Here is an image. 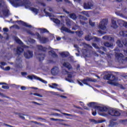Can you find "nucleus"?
<instances>
[{"label": "nucleus", "mask_w": 127, "mask_h": 127, "mask_svg": "<svg viewBox=\"0 0 127 127\" xmlns=\"http://www.w3.org/2000/svg\"><path fill=\"white\" fill-rule=\"evenodd\" d=\"M91 122L92 123H94V124H98V122L95 119H92Z\"/></svg>", "instance_id": "obj_56"}, {"label": "nucleus", "mask_w": 127, "mask_h": 127, "mask_svg": "<svg viewBox=\"0 0 127 127\" xmlns=\"http://www.w3.org/2000/svg\"><path fill=\"white\" fill-rule=\"evenodd\" d=\"M87 106L90 108H93L95 110H98V108H97V107H98V106L96 105L95 102H90L87 104Z\"/></svg>", "instance_id": "obj_17"}, {"label": "nucleus", "mask_w": 127, "mask_h": 127, "mask_svg": "<svg viewBox=\"0 0 127 127\" xmlns=\"http://www.w3.org/2000/svg\"><path fill=\"white\" fill-rule=\"evenodd\" d=\"M69 16L70 18L73 19V20H76V19H77V15L74 13L69 14Z\"/></svg>", "instance_id": "obj_22"}, {"label": "nucleus", "mask_w": 127, "mask_h": 127, "mask_svg": "<svg viewBox=\"0 0 127 127\" xmlns=\"http://www.w3.org/2000/svg\"><path fill=\"white\" fill-rule=\"evenodd\" d=\"M50 87L52 88V89H54L55 87H58V84L57 83H53L52 85H50Z\"/></svg>", "instance_id": "obj_38"}, {"label": "nucleus", "mask_w": 127, "mask_h": 127, "mask_svg": "<svg viewBox=\"0 0 127 127\" xmlns=\"http://www.w3.org/2000/svg\"><path fill=\"white\" fill-rule=\"evenodd\" d=\"M0 64L2 65V66H5V65H6V64L5 62H1L0 63Z\"/></svg>", "instance_id": "obj_50"}, {"label": "nucleus", "mask_w": 127, "mask_h": 127, "mask_svg": "<svg viewBox=\"0 0 127 127\" xmlns=\"http://www.w3.org/2000/svg\"><path fill=\"white\" fill-rule=\"evenodd\" d=\"M53 21H54V22H55V23H56V24H60L61 21H60L59 19H58L57 18H54Z\"/></svg>", "instance_id": "obj_35"}, {"label": "nucleus", "mask_w": 127, "mask_h": 127, "mask_svg": "<svg viewBox=\"0 0 127 127\" xmlns=\"http://www.w3.org/2000/svg\"><path fill=\"white\" fill-rule=\"evenodd\" d=\"M34 96H36L37 97H40V98H42V95L37 93H34Z\"/></svg>", "instance_id": "obj_44"}, {"label": "nucleus", "mask_w": 127, "mask_h": 127, "mask_svg": "<svg viewBox=\"0 0 127 127\" xmlns=\"http://www.w3.org/2000/svg\"><path fill=\"white\" fill-rule=\"evenodd\" d=\"M92 46H93V47H94V48H95L96 49H100V48L98 47V46L97 45V44L96 43H93Z\"/></svg>", "instance_id": "obj_40"}, {"label": "nucleus", "mask_w": 127, "mask_h": 127, "mask_svg": "<svg viewBox=\"0 0 127 127\" xmlns=\"http://www.w3.org/2000/svg\"><path fill=\"white\" fill-rule=\"evenodd\" d=\"M3 31H4V32H8V28H3Z\"/></svg>", "instance_id": "obj_48"}, {"label": "nucleus", "mask_w": 127, "mask_h": 127, "mask_svg": "<svg viewBox=\"0 0 127 127\" xmlns=\"http://www.w3.org/2000/svg\"><path fill=\"white\" fill-rule=\"evenodd\" d=\"M14 40L15 41H16V43H18V44H22V42L21 41V40H20V39H19V38H18V37L14 36Z\"/></svg>", "instance_id": "obj_27"}, {"label": "nucleus", "mask_w": 127, "mask_h": 127, "mask_svg": "<svg viewBox=\"0 0 127 127\" xmlns=\"http://www.w3.org/2000/svg\"><path fill=\"white\" fill-rule=\"evenodd\" d=\"M114 121H117V119H113L112 120H110L109 122V126L111 127H114L115 126H117L118 125V123L117 122H114Z\"/></svg>", "instance_id": "obj_18"}, {"label": "nucleus", "mask_w": 127, "mask_h": 127, "mask_svg": "<svg viewBox=\"0 0 127 127\" xmlns=\"http://www.w3.org/2000/svg\"><path fill=\"white\" fill-rule=\"evenodd\" d=\"M24 56L26 59H30L33 57V52L27 50L24 52Z\"/></svg>", "instance_id": "obj_8"}, {"label": "nucleus", "mask_w": 127, "mask_h": 127, "mask_svg": "<svg viewBox=\"0 0 127 127\" xmlns=\"http://www.w3.org/2000/svg\"><path fill=\"white\" fill-rule=\"evenodd\" d=\"M116 43L119 47H123L124 46L123 44H122V42L120 40H117Z\"/></svg>", "instance_id": "obj_32"}, {"label": "nucleus", "mask_w": 127, "mask_h": 127, "mask_svg": "<svg viewBox=\"0 0 127 127\" xmlns=\"http://www.w3.org/2000/svg\"><path fill=\"white\" fill-rule=\"evenodd\" d=\"M65 72L66 74H67V77L65 78L66 81H67V82H69V83H72V82H73V80H72V78L73 77L72 74L66 70H65Z\"/></svg>", "instance_id": "obj_9"}, {"label": "nucleus", "mask_w": 127, "mask_h": 127, "mask_svg": "<svg viewBox=\"0 0 127 127\" xmlns=\"http://www.w3.org/2000/svg\"><path fill=\"white\" fill-rule=\"evenodd\" d=\"M46 55L45 54H38L37 55V58L39 60V61L40 62H41V61H43L44 60V59L45 58Z\"/></svg>", "instance_id": "obj_10"}, {"label": "nucleus", "mask_w": 127, "mask_h": 127, "mask_svg": "<svg viewBox=\"0 0 127 127\" xmlns=\"http://www.w3.org/2000/svg\"><path fill=\"white\" fill-rule=\"evenodd\" d=\"M120 35L123 36V37H126L127 36V31H121L119 32Z\"/></svg>", "instance_id": "obj_23"}, {"label": "nucleus", "mask_w": 127, "mask_h": 127, "mask_svg": "<svg viewBox=\"0 0 127 127\" xmlns=\"http://www.w3.org/2000/svg\"><path fill=\"white\" fill-rule=\"evenodd\" d=\"M9 1L13 4V5H14L15 7H17V6H19V3H15L14 1H20L21 0H9Z\"/></svg>", "instance_id": "obj_19"}, {"label": "nucleus", "mask_w": 127, "mask_h": 127, "mask_svg": "<svg viewBox=\"0 0 127 127\" xmlns=\"http://www.w3.org/2000/svg\"><path fill=\"white\" fill-rule=\"evenodd\" d=\"M45 13L46 14V16L51 17V13L49 12L45 11V9L44 10Z\"/></svg>", "instance_id": "obj_39"}, {"label": "nucleus", "mask_w": 127, "mask_h": 127, "mask_svg": "<svg viewBox=\"0 0 127 127\" xmlns=\"http://www.w3.org/2000/svg\"><path fill=\"white\" fill-rule=\"evenodd\" d=\"M77 83L79 84V85H80V86H83V83L82 82H81V81L78 80Z\"/></svg>", "instance_id": "obj_59"}, {"label": "nucleus", "mask_w": 127, "mask_h": 127, "mask_svg": "<svg viewBox=\"0 0 127 127\" xmlns=\"http://www.w3.org/2000/svg\"><path fill=\"white\" fill-rule=\"evenodd\" d=\"M24 51V49L23 48H21L20 47H17L16 49V54L17 55H18V56L16 58V61L18 62H22V60L21 59V58H20V55H21V53H22Z\"/></svg>", "instance_id": "obj_2"}, {"label": "nucleus", "mask_w": 127, "mask_h": 127, "mask_svg": "<svg viewBox=\"0 0 127 127\" xmlns=\"http://www.w3.org/2000/svg\"><path fill=\"white\" fill-rule=\"evenodd\" d=\"M70 55L69 52H63L61 53V56L62 57H64L65 58H67Z\"/></svg>", "instance_id": "obj_24"}, {"label": "nucleus", "mask_w": 127, "mask_h": 127, "mask_svg": "<svg viewBox=\"0 0 127 127\" xmlns=\"http://www.w3.org/2000/svg\"><path fill=\"white\" fill-rule=\"evenodd\" d=\"M51 73L54 75H56L57 74V67L55 66L52 68Z\"/></svg>", "instance_id": "obj_26"}, {"label": "nucleus", "mask_w": 127, "mask_h": 127, "mask_svg": "<svg viewBox=\"0 0 127 127\" xmlns=\"http://www.w3.org/2000/svg\"><path fill=\"white\" fill-rule=\"evenodd\" d=\"M51 121H55L57 122V121H59V119H55V118H50Z\"/></svg>", "instance_id": "obj_53"}, {"label": "nucleus", "mask_w": 127, "mask_h": 127, "mask_svg": "<svg viewBox=\"0 0 127 127\" xmlns=\"http://www.w3.org/2000/svg\"><path fill=\"white\" fill-rule=\"evenodd\" d=\"M124 57L125 56H124V55L121 53H115V58L116 60L118 61V62H121V61H127V57H126L125 59H124Z\"/></svg>", "instance_id": "obj_4"}, {"label": "nucleus", "mask_w": 127, "mask_h": 127, "mask_svg": "<svg viewBox=\"0 0 127 127\" xmlns=\"http://www.w3.org/2000/svg\"><path fill=\"white\" fill-rule=\"evenodd\" d=\"M66 25L68 27H70V26H71V21H70V20H66Z\"/></svg>", "instance_id": "obj_37"}, {"label": "nucleus", "mask_w": 127, "mask_h": 127, "mask_svg": "<svg viewBox=\"0 0 127 127\" xmlns=\"http://www.w3.org/2000/svg\"><path fill=\"white\" fill-rule=\"evenodd\" d=\"M112 22V27L113 28H118V25L117 24V21L112 19L111 20Z\"/></svg>", "instance_id": "obj_21"}, {"label": "nucleus", "mask_w": 127, "mask_h": 127, "mask_svg": "<svg viewBox=\"0 0 127 127\" xmlns=\"http://www.w3.org/2000/svg\"><path fill=\"white\" fill-rule=\"evenodd\" d=\"M2 89H6L7 90V89H9V86L3 85V86H2Z\"/></svg>", "instance_id": "obj_46"}, {"label": "nucleus", "mask_w": 127, "mask_h": 127, "mask_svg": "<svg viewBox=\"0 0 127 127\" xmlns=\"http://www.w3.org/2000/svg\"><path fill=\"white\" fill-rule=\"evenodd\" d=\"M36 35L37 36V38L38 39H39L41 43L45 44V43H47V42H48V41H49V39H48V38L41 37V36L38 32L36 33Z\"/></svg>", "instance_id": "obj_6"}, {"label": "nucleus", "mask_w": 127, "mask_h": 127, "mask_svg": "<svg viewBox=\"0 0 127 127\" xmlns=\"http://www.w3.org/2000/svg\"><path fill=\"white\" fill-rule=\"evenodd\" d=\"M64 116H67V117H71V115L67 113H63Z\"/></svg>", "instance_id": "obj_60"}, {"label": "nucleus", "mask_w": 127, "mask_h": 127, "mask_svg": "<svg viewBox=\"0 0 127 127\" xmlns=\"http://www.w3.org/2000/svg\"><path fill=\"white\" fill-rule=\"evenodd\" d=\"M104 46H106V47H112L113 46V44H112V43L108 42H106L104 43Z\"/></svg>", "instance_id": "obj_28"}, {"label": "nucleus", "mask_w": 127, "mask_h": 127, "mask_svg": "<svg viewBox=\"0 0 127 127\" xmlns=\"http://www.w3.org/2000/svg\"><path fill=\"white\" fill-rule=\"evenodd\" d=\"M89 24L91 25V26H95V22H93L91 20H89Z\"/></svg>", "instance_id": "obj_41"}, {"label": "nucleus", "mask_w": 127, "mask_h": 127, "mask_svg": "<svg viewBox=\"0 0 127 127\" xmlns=\"http://www.w3.org/2000/svg\"><path fill=\"white\" fill-rule=\"evenodd\" d=\"M81 81L83 84H84V85H87V86H89V83H88V82H94V80H93V79H92L91 78H84Z\"/></svg>", "instance_id": "obj_12"}, {"label": "nucleus", "mask_w": 127, "mask_h": 127, "mask_svg": "<svg viewBox=\"0 0 127 127\" xmlns=\"http://www.w3.org/2000/svg\"><path fill=\"white\" fill-rule=\"evenodd\" d=\"M96 108H97V110H98V111H100V112H108V111H110V110H109V108L106 107H101L100 106H98V107H96Z\"/></svg>", "instance_id": "obj_16"}, {"label": "nucleus", "mask_w": 127, "mask_h": 127, "mask_svg": "<svg viewBox=\"0 0 127 127\" xmlns=\"http://www.w3.org/2000/svg\"><path fill=\"white\" fill-rule=\"evenodd\" d=\"M5 2H4V0H0V6H2V4H4Z\"/></svg>", "instance_id": "obj_43"}, {"label": "nucleus", "mask_w": 127, "mask_h": 127, "mask_svg": "<svg viewBox=\"0 0 127 127\" xmlns=\"http://www.w3.org/2000/svg\"><path fill=\"white\" fill-rule=\"evenodd\" d=\"M18 116L20 119H22V120H25V118H24L23 116H22V114L21 113H19Z\"/></svg>", "instance_id": "obj_45"}, {"label": "nucleus", "mask_w": 127, "mask_h": 127, "mask_svg": "<svg viewBox=\"0 0 127 127\" xmlns=\"http://www.w3.org/2000/svg\"><path fill=\"white\" fill-rule=\"evenodd\" d=\"M21 89L22 91H25V90H26V87L25 86H21Z\"/></svg>", "instance_id": "obj_57"}, {"label": "nucleus", "mask_w": 127, "mask_h": 127, "mask_svg": "<svg viewBox=\"0 0 127 127\" xmlns=\"http://www.w3.org/2000/svg\"><path fill=\"white\" fill-rule=\"evenodd\" d=\"M61 29V30H63V31H65V32H67L68 33H71V34H74L75 33V32L72 31L71 30L64 26L62 27Z\"/></svg>", "instance_id": "obj_15"}, {"label": "nucleus", "mask_w": 127, "mask_h": 127, "mask_svg": "<svg viewBox=\"0 0 127 127\" xmlns=\"http://www.w3.org/2000/svg\"><path fill=\"white\" fill-rule=\"evenodd\" d=\"M100 49H102L103 51H107V49L104 47H101Z\"/></svg>", "instance_id": "obj_52"}, {"label": "nucleus", "mask_w": 127, "mask_h": 127, "mask_svg": "<svg viewBox=\"0 0 127 127\" xmlns=\"http://www.w3.org/2000/svg\"><path fill=\"white\" fill-rule=\"evenodd\" d=\"M99 33H100L101 34H105V33H106L105 32H103V31L102 30H99L98 31Z\"/></svg>", "instance_id": "obj_55"}, {"label": "nucleus", "mask_w": 127, "mask_h": 127, "mask_svg": "<svg viewBox=\"0 0 127 127\" xmlns=\"http://www.w3.org/2000/svg\"><path fill=\"white\" fill-rule=\"evenodd\" d=\"M76 70H80V64H77L76 67Z\"/></svg>", "instance_id": "obj_62"}, {"label": "nucleus", "mask_w": 127, "mask_h": 127, "mask_svg": "<svg viewBox=\"0 0 127 127\" xmlns=\"http://www.w3.org/2000/svg\"><path fill=\"white\" fill-rule=\"evenodd\" d=\"M0 96H1V97H5V96H4V95L3 93H1L0 92Z\"/></svg>", "instance_id": "obj_64"}, {"label": "nucleus", "mask_w": 127, "mask_h": 127, "mask_svg": "<svg viewBox=\"0 0 127 127\" xmlns=\"http://www.w3.org/2000/svg\"><path fill=\"white\" fill-rule=\"evenodd\" d=\"M27 32L28 34H30V35H32L33 36L35 35L34 33H33L32 32L30 31H27Z\"/></svg>", "instance_id": "obj_47"}, {"label": "nucleus", "mask_w": 127, "mask_h": 127, "mask_svg": "<svg viewBox=\"0 0 127 127\" xmlns=\"http://www.w3.org/2000/svg\"><path fill=\"white\" fill-rule=\"evenodd\" d=\"M99 53H100V54H102V55H104V54H105V53L101 51L100 49L99 50Z\"/></svg>", "instance_id": "obj_58"}, {"label": "nucleus", "mask_w": 127, "mask_h": 127, "mask_svg": "<svg viewBox=\"0 0 127 127\" xmlns=\"http://www.w3.org/2000/svg\"><path fill=\"white\" fill-rule=\"evenodd\" d=\"M65 2L66 3H71V1H69V0H64Z\"/></svg>", "instance_id": "obj_61"}, {"label": "nucleus", "mask_w": 127, "mask_h": 127, "mask_svg": "<svg viewBox=\"0 0 127 127\" xmlns=\"http://www.w3.org/2000/svg\"><path fill=\"white\" fill-rule=\"evenodd\" d=\"M16 22H17L18 24H22V25H23V26H25L26 27H29V28H31V27H32V26H31V25H28L27 23L25 22L22 20H18L16 21Z\"/></svg>", "instance_id": "obj_11"}, {"label": "nucleus", "mask_w": 127, "mask_h": 127, "mask_svg": "<svg viewBox=\"0 0 127 127\" xmlns=\"http://www.w3.org/2000/svg\"><path fill=\"white\" fill-rule=\"evenodd\" d=\"M107 25H108V19H103L99 24V27L102 30L107 29Z\"/></svg>", "instance_id": "obj_5"}, {"label": "nucleus", "mask_w": 127, "mask_h": 127, "mask_svg": "<svg viewBox=\"0 0 127 127\" xmlns=\"http://www.w3.org/2000/svg\"><path fill=\"white\" fill-rule=\"evenodd\" d=\"M77 29H78V27H77V26H75L72 28V30H77Z\"/></svg>", "instance_id": "obj_54"}, {"label": "nucleus", "mask_w": 127, "mask_h": 127, "mask_svg": "<svg viewBox=\"0 0 127 127\" xmlns=\"http://www.w3.org/2000/svg\"><path fill=\"white\" fill-rule=\"evenodd\" d=\"M49 53H51L52 57H53L54 58H55V57L56 58L58 57V55H57V54H56V52H55V51L53 50L50 51Z\"/></svg>", "instance_id": "obj_25"}, {"label": "nucleus", "mask_w": 127, "mask_h": 127, "mask_svg": "<svg viewBox=\"0 0 127 127\" xmlns=\"http://www.w3.org/2000/svg\"><path fill=\"white\" fill-rule=\"evenodd\" d=\"M39 81H40L42 83H44V84H47V82L46 80H44L42 79V78L38 77H35Z\"/></svg>", "instance_id": "obj_34"}, {"label": "nucleus", "mask_w": 127, "mask_h": 127, "mask_svg": "<svg viewBox=\"0 0 127 127\" xmlns=\"http://www.w3.org/2000/svg\"><path fill=\"white\" fill-rule=\"evenodd\" d=\"M30 9L32 11H33V12H34L35 13H36V14H37V13H38V9L34 7H31Z\"/></svg>", "instance_id": "obj_31"}, {"label": "nucleus", "mask_w": 127, "mask_h": 127, "mask_svg": "<svg viewBox=\"0 0 127 127\" xmlns=\"http://www.w3.org/2000/svg\"><path fill=\"white\" fill-rule=\"evenodd\" d=\"M37 47L39 51H42V52H46V51H47V48L43 47V46L41 45H38Z\"/></svg>", "instance_id": "obj_13"}, {"label": "nucleus", "mask_w": 127, "mask_h": 127, "mask_svg": "<svg viewBox=\"0 0 127 127\" xmlns=\"http://www.w3.org/2000/svg\"><path fill=\"white\" fill-rule=\"evenodd\" d=\"M103 39H105L106 40H109V39H110L111 40H112L113 39V38L109 37L108 36H104L103 37Z\"/></svg>", "instance_id": "obj_36"}, {"label": "nucleus", "mask_w": 127, "mask_h": 127, "mask_svg": "<svg viewBox=\"0 0 127 127\" xmlns=\"http://www.w3.org/2000/svg\"><path fill=\"white\" fill-rule=\"evenodd\" d=\"M5 70H10V67H9V66H6V67H5Z\"/></svg>", "instance_id": "obj_63"}, {"label": "nucleus", "mask_w": 127, "mask_h": 127, "mask_svg": "<svg viewBox=\"0 0 127 127\" xmlns=\"http://www.w3.org/2000/svg\"><path fill=\"white\" fill-rule=\"evenodd\" d=\"M21 74L22 76H25V75H27V72H22L21 73Z\"/></svg>", "instance_id": "obj_51"}, {"label": "nucleus", "mask_w": 127, "mask_h": 127, "mask_svg": "<svg viewBox=\"0 0 127 127\" xmlns=\"http://www.w3.org/2000/svg\"><path fill=\"white\" fill-rule=\"evenodd\" d=\"M92 115H93L94 117L97 115V111H96V110L95 111H93L92 112Z\"/></svg>", "instance_id": "obj_49"}, {"label": "nucleus", "mask_w": 127, "mask_h": 127, "mask_svg": "<svg viewBox=\"0 0 127 127\" xmlns=\"http://www.w3.org/2000/svg\"><path fill=\"white\" fill-rule=\"evenodd\" d=\"M35 77H37V76L34 75L27 76V78H28V79H30V80H33V79H35L36 80H37V78H36Z\"/></svg>", "instance_id": "obj_30"}, {"label": "nucleus", "mask_w": 127, "mask_h": 127, "mask_svg": "<svg viewBox=\"0 0 127 127\" xmlns=\"http://www.w3.org/2000/svg\"><path fill=\"white\" fill-rule=\"evenodd\" d=\"M93 6L94 3L91 1L83 3V7L84 9H91Z\"/></svg>", "instance_id": "obj_7"}, {"label": "nucleus", "mask_w": 127, "mask_h": 127, "mask_svg": "<svg viewBox=\"0 0 127 127\" xmlns=\"http://www.w3.org/2000/svg\"><path fill=\"white\" fill-rule=\"evenodd\" d=\"M75 33H76L78 36H82L84 34L82 31H75Z\"/></svg>", "instance_id": "obj_33"}, {"label": "nucleus", "mask_w": 127, "mask_h": 127, "mask_svg": "<svg viewBox=\"0 0 127 127\" xmlns=\"http://www.w3.org/2000/svg\"><path fill=\"white\" fill-rule=\"evenodd\" d=\"M85 40H87V41H91V38H90V36H89V35L86 36L85 37Z\"/></svg>", "instance_id": "obj_42"}, {"label": "nucleus", "mask_w": 127, "mask_h": 127, "mask_svg": "<svg viewBox=\"0 0 127 127\" xmlns=\"http://www.w3.org/2000/svg\"><path fill=\"white\" fill-rule=\"evenodd\" d=\"M2 12L4 16H8L9 15V10L8 9L2 10Z\"/></svg>", "instance_id": "obj_20"}, {"label": "nucleus", "mask_w": 127, "mask_h": 127, "mask_svg": "<svg viewBox=\"0 0 127 127\" xmlns=\"http://www.w3.org/2000/svg\"><path fill=\"white\" fill-rule=\"evenodd\" d=\"M104 79L105 80H111V81L110 84H111V85H114V86H117V84L116 83H113V81H115V80H116V76L112 74H106L104 75Z\"/></svg>", "instance_id": "obj_1"}, {"label": "nucleus", "mask_w": 127, "mask_h": 127, "mask_svg": "<svg viewBox=\"0 0 127 127\" xmlns=\"http://www.w3.org/2000/svg\"><path fill=\"white\" fill-rule=\"evenodd\" d=\"M41 30V33H49V31H48L47 29L43 28L40 29Z\"/></svg>", "instance_id": "obj_29"}, {"label": "nucleus", "mask_w": 127, "mask_h": 127, "mask_svg": "<svg viewBox=\"0 0 127 127\" xmlns=\"http://www.w3.org/2000/svg\"><path fill=\"white\" fill-rule=\"evenodd\" d=\"M108 114L112 117H120L122 114L121 112L116 109H110L108 111Z\"/></svg>", "instance_id": "obj_3"}, {"label": "nucleus", "mask_w": 127, "mask_h": 127, "mask_svg": "<svg viewBox=\"0 0 127 127\" xmlns=\"http://www.w3.org/2000/svg\"><path fill=\"white\" fill-rule=\"evenodd\" d=\"M63 65L64 67H65V68H67L68 70H71V69H72L73 68L71 64L68 62H64L63 64Z\"/></svg>", "instance_id": "obj_14"}]
</instances>
